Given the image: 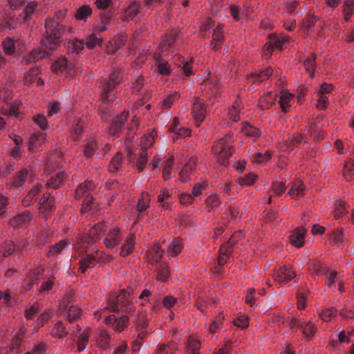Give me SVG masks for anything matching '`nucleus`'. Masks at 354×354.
<instances>
[{
	"instance_id": "f8f14e48",
	"label": "nucleus",
	"mask_w": 354,
	"mask_h": 354,
	"mask_svg": "<svg viewBox=\"0 0 354 354\" xmlns=\"http://www.w3.org/2000/svg\"><path fill=\"white\" fill-rule=\"evenodd\" d=\"M295 275V272L290 266H284L275 271L274 278L279 282H285L292 279Z\"/></svg>"
},
{
	"instance_id": "412c9836",
	"label": "nucleus",
	"mask_w": 354,
	"mask_h": 354,
	"mask_svg": "<svg viewBox=\"0 0 354 354\" xmlns=\"http://www.w3.org/2000/svg\"><path fill=\"white\" fill-rule=\"evenodd\" d=\"M39 209L44 216L48 215L55 209L54 199L50 196L44 195L40 201Z\"/></svg>"
},
{
	"instance_id": "aec40b11",
	"label": "nucleus",
	"mask_w": 354,
	"mask_h": 354,
	"mask_svg": "<svg viewBox=\"0 0 354 354\" xmlns=\"http://www.w3.org/2000/svg\"><path fill=\"white\" fill-rule=\"evenodd\" d=\"M92 188V184L91 182L86 181L84 183H82L79 185L77 189H76V196L79 198L83 197L84 196H86V199L84 204H86V207L92 209L91 203H92V197H89L88 195L86 194L87 192L89 191Z\"/></svg>"
},
{
	"instance_id": "f704fd0d",
	"label": "nucleus",
	"mask_w": 354,
	"mask_h": 354,
	"mask_svg": "<svg viewBox=\"0 0 354 354\" xmlns=\"http://www.w3.org/2000/svg\"><path fill=\"white\" fill-rule=\"evenodd\" d=\"M104 224L99 223V224L93 226L89 230V232H88V236L90 238V240L88 241L89 243H95L97 240L100 239L102 234L104 232Z\"/></svg>"
},
{
	"instance_id": "6ab92c4d",
	"label": "nucleus",
	"mask_w": 354,
	"mask_h": 354,
	"mask_svg": "<svg viewBox=\"0 0 354 354\" xmlns=\"http://www.w3.org/2000/svg\"><path fill=\"white\" fill-rule=\"evenodd\" d=\"M136 246V238L133 234H129L124 240L120 248V255L126 257L131 254Z\"/></svg>"
},
{
	"instance_id": "423d86ee",
	"label": "nucleus",
	"mask_w": 354,
	"mask_h": 354,
	"mask_svg": "<svg viewBox=\"0 0 354 354\" xmlns=\"http://www.w3.org/2000/svg\"><path fill=\"white\" fill-rule=\"evenodd\" d=\"M333 89V86L331 84L323 83L316 91L317 97V102L316 106L319 109H324L328 104V98L329 94Z\"/></svg>"
},
{
	"instance_id": "bf43d9fd",
	"label": "nucleus",
	"mask_w": 354,
	"mask_h": 354,
	"mask_svg": "<svg viewBox=\"0 0 354 354\" xmlns=\"http://www.w3.org/2000/svg\"><path fill=\"white\" fill-rule=\"evenodd\" d=\"M38 70L32 69L30 71V72L26 75L25 76V82L26 84H30L35 82H38L39 84H43V80H41L40 77H37Z\"/></svg>"
},
{
	"instance_id": "9b49d317",
	"label": "nucleus",
	"mask_w": 354,
	"mask_h": 354,
	"mask_svg": "<svg viewBox=\"0 0 354 354\" xmlns=\"http://www.w3.org/2000/svg\"><path fill=\"white\" fill-rule=\"evenodd\" d=\"M169 132L174 141L179 138H187L191 134L190 129L181 127L177 118L174 119L173 124L169 128Z\"/></svg>"
},
{
	"instance_id": "f257e3e1",
	"label": "nucleus",
	"mask_w": 354,
	"mask_h": 354,
	"mask_svg": "<svg viewBox=\"0 0 354 354\" xmlns=\"http://www.w3.org/2000/svg\"><path fill=\"white\" fill-rule=\"evenodd\" d=\"M65 10H61L55 14L56 19L48 18L46 20V35L41 41L42 49L33 50L29 55L28 62H36L39 59L45 58L48 53L46 50H54L58 48L62 42V35L65 28L60 24L59 19L64 17Z\"/></svg>"
},
{
	"instance_id": "ddd939ff",
	"label": "nucleus",
	"mask_w": 354,
	"mask_h": 354,
	"mask_svg": "<svg viewBox=\"0 0 354 354\" xmlns=\"http://www.w3.org/2000/svg\"><path fill=\"white\" fill-rule=\"evenodd\" d=\"M196 169V159L190 158L183 167L179 173L180 179L186 183L191 179L194 171Z\"/></svg>"
},
{
	"instance_id": "5701e85b",
	"label": "nucleus",
	"mask_w": 354,
	"mask_h": 354,
	"mask_svg": "<svg viewBox=\"0 0 354 354\" xmlns=\"http://www.w3.org/2000/svg\"><path fill=\"white\" fill-rule=\"evenodd\" d=\"M105 321L108 325H111L118 331L122 330L128 325V318L127 317H122L118 319L115 315H109Z\"/></svg>"
},
{
	"instance_id": "4468645a",
	"label": "nucleus",
	"mask_w": 354,
	"mask_h": 354,
	"mask_svg": "<svg viewBox=\"0 0 354 354\" xmlns=\"http://www.w3.org/2000/svg\"><path fill=\"white\" fill-rule=\"evenodd\" d=\"M180 94L176 91H169L165 92L162 100L159 102L158 107L162 109H167L173 105L179 98Z\"/></svg>"
},
{
	"instance_id": "a211bd4d",
	"label": "nucleus",
	"mask_w": 354,
	"mask_h": 354,
	"mask_svg": "<svg viewBox=\"0 0 354 354\" xmlns=\"http://www.w3.org/2000/svg\"><path fill=\"white\" fill-rule=\"evenodd\" d=\"M127 118V113L122 112L109 127V132L112 136H116L124 125Z\"/></svg>"
},
{
	"instance_id": "9d476101",
	"label": "nucleus",
	"mask_w": 354,
	"mask_h": 354,
	"mask_svg": "<svg viewBox=\"0 0 354 354\" xmlns=\"http://www.w3.org/2000/svg\"><path fill=\"white\" fill-rule=\"evenodd\" d=\"M21 103L17 100H12L3 103L1 106V113L3 115L17 116L21 112Z\"/></svg>"
},
{
	"instance_id": "39448f33",
	"label": "nucleus",
	"mask_w": 354,
	"mask_h": 354,
	"mask_svg": "<svg viewBox=\"0 0 354 354\" xmlns=\"http://www.w3.org/2000/svg\"><path fill=\"white\" fill-rule=\"evenodd\" d=\"M288 41V38L285 35H273L270 37L268 42L266 43L263 48L264 55L267 57L271 55L273 50H282Z\"/></svg>"
},
{
	"instance_id": "c9c22d12",
	"label": "nucleus",
	"mask_w": 354,
	"mask_h": 354,
	"mask_svg": "<svg viewBox=\"0 0 354 354\" xmlns=\"http://www.w3.org/2000/svg\"><path fill=\"white\" fill-rule=\"evenodd\" d=\"M305 186L301 181L295 182L288 192V194L292 198H299L304 195Z\"/></svg>"
},
{
	"instance_id": "4c0bfd02",
	"label": "nucleus",
	"mask_w": 354,
	"mask_h": 354,
	"mask_svg": "<svg viewBox=\"0 0 354 354\" xmlns=\"http://www.w3.org/2000/svg\"><path fill=\"white\" fill-rule=\"evenodd\" d=\"M276 97V94L272 92L268 93L263 95L259 100V105L261 106V109H267L270 108L275 102Z\"/></svg>"
},
{
	"instance_id": "13d9d810",
	"label": "nucleus",
	"mask_w": 354,
	"mask_h": 354,
	"mask_svg": "<svg viewBox=\"0 0 354 354\" xmlns=\"http://www.w3.org/2000/svg\"><path fill=\"white\" fill-rule=\"evenodd\" d=\"M54 286V280L53 277L48 278L44 280L40 287L37 289V291L40 294H45L48 292Z\"/></svg>"
},
{
	"instance_id": "a18cd8bd",
	"label": "nucleus",
	"mask_w": 354,
	"mask_h": 354,
	"mask_svg": "<svg viewBox=\"0 0 354 354\" xmlns=\"http://www.w3.org/2000/svg\"><path fill=\"white\" fill-rule=\"evenodd\" d=\"M183 248L182 241L179 239H174L168 248V255L173 257L178 254Z\"/></svg>"
},
{
	"instance_id": "864d4df0",
	"label": "nucleus",
	"mask_w": 354,
	"mask_h": 354,
	"mask_svg": "<svg viewBox=\"0 0 354 354\" xmlns=\"http://www.w3.org/2000/svg\"><path fill=\"white\" fill-rule=\"evenodd\" d=\"M343 174L347 180L354 178V163L352 160L346 162Z\"/></svg>"
},
{
	"instance_id": "338daca9",
	"label": "nucleus",
	"mask_w": 354,
	"mask_h": 354,
	"mask_svg": "<svg viewBox=\"0 0 354 354\" xmlns=\"http://www.w3.org/2000/svg\"><path fill=\"white\" fill-rule=\"evenodd\" d=\"M122 157L120 153H118L111 161L109 169L111 172L116 171L121 165Z\"/></svg>"
},
{
	"instance_id": "393cba45",
	"label": "nucleus",
	"mask_w": 354,
	"mask_h": 354,
	"mask_svg": "<svg viewBox=\"0 0 354 354\" xmlns=\"http://www.w3.org/2000/svg\"><path fill=\"white\" fill-rule=\"evenodd\" d=\"M156 63L155 72L162 75H169L171 71V67L167 61L159 58L157 55L156 56Z\"/></svg>"
},
{
	"instance_id": "a19ab883",
	"label": "nucleus",
	"mask_w": 354,
	"mask_h": 354,
	"mask_svg": "<svg viewBox=\"0 0 354 354\" xmlns=\"http://www.w3.org/2000/svg\"><path fill=\"white\" fill-rule=\"evenodd\" d=\"M300 328L304 335H305L306 337H313L317 330V328L312 320H309L306 323H301Z\"/></svg>"
},
{
	"instance_id": "69168bd1",
	"label": "nucleus",
	"mask_w": 354,
	"mask_h": 354,
	"mask_svg": "<svg viewBox=\"0 0 354 354\" xmlns=\"http://www.w3.org/2000/svg\"><path fill=\"white\" fill-rule=\"evenodd\" d=\"M0 100L2 103L12 100V91L9 87H3L0 90Z\"/></svg>"
},
{
	"instance_id": "7ed1b4c3",
	"label": "nucleus",
	"mask_w": 354,
	"mask_h": 354,
	"mask_svg": "<svg viewBox=\"0 0 354 354\" xmlns=\"http://www.w3.org/2000/svg\"><path fill=\"white\" fill-rule=\"evenodd\" d=\"M120 73L115 72L109 77L100 86L101 100L105 103H110L115 98V88L120 82Z\"/></svg>"
},
{
	"instance_id": "f03ea898",
	"label": "nucleus",
	"mask_w": 354,
	"mask_h": 354,
	"mask_svg": "<svg viewBox=\"0 0 354 354\" xmlns=\"http://www.w3.org/2000/svg\"><path fill=\"white\" fill-rule=\"evenodd\" d=\"M234 139L230 134H227L225 138L218 140L212 146V151L216 156L218 162L221 165H225L226 160L232 155L233 148L231 144Z\"/></svg>"
},
{
	"instance_id": "6e6d98bb",
	"label": "nucleus",
	"mask_w": 354,
	"mask_h": 354,
	"mask_svg": "<svg viewBox=\"0 0 354 354\" xmlns=\"http://www.w3.org/2000/svg\"><path fill=\"white\" fill-rule=\"evenodd\" d=\"M337 314V310L333 308H325L319 313L320 318L324 322H329Z\"/></svg>"
},
{
	"instance_id": "49530a36",
	"label": "nucleus",
	"mask_w": 354,
	"mask_h": 354,
	"mask_svg": "<svg viewBox=\"0 0 354 354\" xmlns=\"http://www.w3.org/2000/svg\"><path fill=\"white\" fill-rule=\"evenodd\" d=\"M177 351L176 345L174 343L168 344H162L157 349V354H174Z\"/></svg>"
},
{
	"instance_id": "052dcab7",
	"label": "nucleus",
	"mask_w": 354,
	"mask_h": 354,
	"mask_svg": "<svg viewBox=\"0 0 354 354\" xmlns=\"http://www.w3.org/2000/svg\"><path fill=\"white\" fill-rule=\"evenodd\" d=\"M88 333L86 331H84L82 334L80 335L77 341L78 351H82L86 348L88 344Z\"/></svg>"
},
{
	"instance_id": "1a4fd4ad",
	"label": "nucleus",
	"mask_w": 354,
	"mask_h": 354,
	"mask_svg": "<svg viewBox=\"0 0 354 354\" xmlns=\"http://www.w3.org/2000/svg\"><path fill=\"white\" fill-rule=\"evenodd\" d=\"M192 113L196 121V125L199 127L201 123L204 120L207 113L206 107L201 99L197 98L194 100Z\"/></svg>"
},
{
	"instance_id": "6e6552de",
	"label": "nucleus",
	"mask_w": 354,
	"mask_h": 354,
	"mask_svg": "<svg viewBox=\"0 0 354 354\" xmlns=\"http://www.w3.org/2000/svg\"><path fill=\"white\" fill-rule=\"evenodd\" d=\"M313 268L317 274L327 276L326 283L329 286H332L340 277L337 272L332 270L329 267L319 261L313 264Z\"/></svg>"
},
{
	"instance_id": "20e7f679",
	"label": "nucleus",
	"mask_w": 354,
	"mask_h": 354,
	"mask_svg": "<svg viewBox=\"0 0 354 354\" xmlns=\"http://www.w3.org/2000/svg\"><path fill=\"white\" fill-rule=\"evenodd\" d=\"M51 68L53 72L62 73L69 77L77 73V64L72 60L66 59L65 57H61L55 61Z\"/></svg>"
},
{
	"instance_id": "603ef678",
	"label": "nucleus",
	"mask_w": 354,
	"mask_h": 354,
	"mask_svg": "<svg viewBox=\"0 0 354 354\" xmlns=\"http://www.w3.org/2000/svg\"><path fill=\"white\" fill-rule=\"evenodd\" d=\"M224 320V315L223 313H220L216 316L209 325V331L212 333H215L218 331L219 327L223 324Z\"/></svg>"
},
{
	"instance_id": "de8ad7c7",
	"label": "nucleus",
	"mask_w": 354,
	"mask_h": 354,
	"mask_svg": "<svg viewBox=\"0 0 354 354\" xmlns=\"http://www.w3.org/2000/svg\"><path fill=\"white\" fill-rule=\"evenodd\" d=\"M113 23L111 16L109 14L104 15L102 18V21L95 28L97 31L103 32L108 29Z\"/></svg>"
},
{
	"instance_id": "7c9ffc66",
	"label": "nucleus",
	"mask_w": 354,
	"mask_h": 354,
	"mask_svg": "<svg viewBox=\"0 0 354 354\" xmlns=\"http://www.w3.org/2000/svg\"><path fill=\"white\" fill-rule=\"evenodd\" d=\"M28 173L26 169H23L19 171L17 176L11 180L10 185L15 188L22 187L27 179Z\"/></svg>"
},
{
	"instance_id": "a878e982",
	"label": "nucleus",
	"mask_w": 354,
	"mask_h": 354,
	"mask_svg": "<svg viewBox=\"0 0 354 354\" xmlns=\"http://www.w3.org/2000/svg\"><path fill=\"white\" fill-rule=\"evenodd\" d=\"M43 272L44 269L41 267L37 268L31 271L24 281V288L27 290L30 289L32 285L38 280L39 276L41 275Z\"/></svg>"
},
{
	"instance_id": "473e14b6",
	"label": "nucleus",
	"mask_w": 354,
	"mask_h": 354,
	"mask_svg": "<svg viewBox=\"0 0 354 354\" xmlns=\"http://www.w3.org/2000/svg\"><path fill=\"white\" fill-rule=\"evenodd\" d=\"M95 342L97 344L102 348H105L110 342L109 335L103 329H99L95 333Z\"/></svg>"
},
{
	"instance_id": "37998d69",
	"label": "nucleus",
	"mask_w": 354,
	"mask_h": 354,
	"mask_svg": "<svg viewBox=\"0 0 354 354\" xmlns=\"http://www.w3.org/2000/svg\"><path fill=\"white\" fill-rule=\"evenodd\" d=\"M353 10L354 0H346L343 6L344 19L346 21L351 20Z\"/></svg>"
},
{
	"instance_id": "4be33fe9",
	"label": "nucleus",
	"mask_w": 354,
	"mask_h": 354,
	"mask_svg": "<svg viewBox=\"0 0 354 354\" xmlns=\"http://www.w3.org/2000/svg\"><path fill=\"white\" fill-rule=\"evenodd\" d=\"M136 154H133L132 152H129V159L130 161L133 162V166L137 168V169L141 171L147 162V153L145 151H140L139 152V158H136Z\"/></svg>"
},
{
	"instance_id": "774afa93",
	"label": "nucleus",
	"mask_w": 354,
	"mask_h": 354,
	"mask_svg": "<svg viewBox=\"0 0 354 354\" xmlns=\"http://www.w3.org/2000/svg\"><path fill=\"white\" fill-rule=\"evenodd\" d=\"M255 175L253 174H248L245 177H240L237 179V183L241 186L251 185L255 180Z\"/></svg>"
},
{
	"instance_id": "0eeeda50",
	"label": "nucleus",
	"mask_w": 354,
	"mask_h": 354,
	"mask_svg": "<svg viewBox=\"0 0 354 354\" xmlns=\"http://www.w3.org/2000/svg\"><path fill=\"white\" fill-rule=\"evenodd\" d=\"M122 238V235L120 229L118 227H115L110 229L105 234V237L103 239V244L106 248L113 250L121 242Z\"/></svg>"
},
{
	"instance_id": "e2e57ef3",
	"label": "nucleus",
	"mask_w": 354,
	"mask_h": 354,
	"mask_svg": "<svg viewBox=\"0 0 354 354\" xmlns=\"http://www.w3.org/2000/svg\"><path fill=\"white\" fill-rule=\"evenodd\" d=\"M232 323L234 326H237L238 328L243 329L248 326L249 319L248 317L243 315H241L238 316L235 319H234L232 321Z\"/></svg>"
},
{
	"instance_id": "0e129e2a",
	"label": "nucleus",
	"mask_w": 354,
	"mask_h": 354,
	"mask_svg": "<svg viewBox=\"0 0 354 354\" xmlns=\"http://www.w3.org/2000/svg\"><path fill=\"white\" fill-rule=\"evenodd\" d=\"M270 158V153L268 151L265 153L257 152L252 156V160L255 162L263 163L268 162Z\"/></svg>"
},
{
	"instance_id": "58836bf2",
	"label": "nucleus",
	"mask_w": 354,
	"mask_h": 354,
	"mask_svg": "<svg viewBox=\"0 0 354 354\" xmlns=\"http://www.w3.org/2000/svg\"><path fill=\"white\" fill-rule=\"evenodd\" d=\"M66 178V175L63 172L57 174L55 176H53L46 183L48 187L58 188L64 183Z\"/></svg>"
},
{
	"instance_id": "e433bc0d",
	"label": "nucleus",
	"mask_w": 354,
	"mask_h": 354,
	"mask_svg": "<svg viewBox=\"0 0 354 354\" xmlns=\"http://www.w3.org/2000/svg\"><path fill=\"white\" fill-rule=\"evenodd\" d=\"M241 109V101L236 99L234 104L229 109L227 113V118L231 122H236L239 120V113Z\"/></svg>"
},
{
	"instance_id": "f3484780",
	"label": "nucleus",
	"mask_w": 354,
	"mask_h": 354,
	"mask_svg": "<svg viewBox=\"0 0 354 354\" xmlns=\"http://www.w3.org/2000/svg\"><path fill=\"white\" fill-rule=\"evenodd\" d=\"M2 45L6 55H13L17 50H21L22 42L19 39L14 40L8 37L3 41Z\"/></svg>"
},
{
	"instance_id": "79ce46f5",
	"label": "nucleus",
	"mask_w": 354,
	"mask_h": 354,
	"mask_svg": "<svg viewBox=\"0 0 354 354\" xmlns=\"http://www.w3.org/2000/svg\"><path fill=\"white\" fill-rule=\"evenodd\" d=\"M150 201V196L148 193H142L136 205L137 210L141 212L147 209L149 206Z\"/></svg>"
},
{
	"instance_id": "dca6fc26",
	"label": "nucleus",
	"mask_w": 354,
	"mask_h": 354,
	"mask_svg": "<svg viewBox=\"0 0 354 354\" xmlns=\"http://www.w3.org/2000/svg\"><path fill=\"white\" fill-rule=\"evenodd\" d=\"M306 233V230L304 227L296 228L289 237L290 242L293 246L297 248H301L304 245Z\"/></svg>"
},
{
	"instance_id": "ea45409f",
	"label": "nucleus",
	"mask_w": 354,
	"mask_h": 354,
	"mask_svg": "<svg viewBox=\"0 0 354 354\" xmlns=\"http://www.w3.org/2000/svg\"><path fill=\"white\" fill-rule=\"evenodd\" d=\"M40 191V186H33L27 193L26 196L22 200V203L24 206H29L32 202L35 200V196L39 194Z\"/></svg>"
},
{
	"instance_id": "3c124183",
	"label": "nucleus",
	"mask_w": 354,
	"mask_h": 354,
	"mask_svg": "<svg viewBox=\"0 0 354 354\" xmlns=\"http://www.w3.org/2000/svg\"><path fill=\"white\" fill-rule=\"evenodd\" d=\"M177 59L179 61L178 62H175V64L180 67L181 64H183V71L184 74L187 76L192 75L193 74L192 62H185L184 59H181L180 56H178Z\"/></svg>"
},
{
	"instance_id": "cd10ccee",
	"label": "nucleus",
	"mask_w": 354,
	"mask_h": 354,
	"mask_svg": "<svg viewBox=\"0 0 354 354\" xmlns=\"http://www.w3.org/2000/svg\"><path fill=\"white\" fill-rule=\"evenodd\" d=\"M200 342L194 337H189L185 344V354H199Z\"/></svg>"
},
{
	"instance_id": "09e8293b",
	"label": "nucleus",
	"mask_w": 354,
	"mask_h": 354,
	"mask_svg": "<svg viewBox=\"0 0 354 354\" xmlns=\"http://www.w3.org/2000/svg\"><path fill=\"white\" fill-rule=\"evenodd\" d=\"M44 142V138L42 134L39 133L34 135L30 138L29 150L34 151L39 149Z\"/></svg>"
},
{
	"instance_id": "5fc2aeb1",
	"label": "nucleus",
	"mask_w": 354,
	"mask_h": 354,
	"mask_svg": "<svg viewBox=\"0 0 354 354\" xmlns=\"http://www.w3.org/2000/svg\"><path fill=\"white\" fill-rule=\"evenodd\" d=\"M102 43V37H98L95 34H91L86 39V46L88 48L92 49Z\"/></svg>"
},
{
	"instance_id": "8fccbe9b",
	"label": "nucleus",
	"mask_w": 354,
	"mask_h": 354,
	"mask_svg": "<svg viewBox=\"0 0 354 354\" xmlns=\"http://www.w3.org/2000/svg\"><path fill=\"white\" fill-rule=\"evenodd\" d=\"M92 10L88 6H81L77 10L75 19L78 21L85 20L88 17L91 15Z\"/></svg>"
},
{
	"instance_id": "c756f323",
	"label": "nucleus",
	"mask_w": 354,
	"mask_h": 354,
	"mask_svg": "<svg viewBox=\"0 0 354 354\" xmlns=\"http://www.w3.org/2000/svg\"><path fill=\"white\" fill-rule=\"evenodd\" d=\"M303 142V136L299 133H295L292 139L287 140L286 142H281L279 145V148L283 151H290L293 149L295 143L301 144Z\"/></svg>"
},
{
	"instance_id": "72a5a7b5",
	"label": "nucleus",
	"mask_w": 354,
	"mask_h": 354,
	"mask_svg": "<svg viewBox=\"0 0 354 354\" xmlns=\"http://www.w3.org/2000/svg\"><path fill=\"white\" fill-rule=\"evenodd\" d=\"M241 131L244 136L252 138L254 140L259 138L261 134V131L257 128L248 123L242 125Z\"/></svg>"
},
{
	"instance_id": "2eb2a0df",
	"label": "nucleus",
	"mask_w": 354,
	"mask_h": 354,
	"mask_svg": "<svg viewBox=\"0 0 354 354\" xmlns=\"http://www.w3.org/2000/svg\"><path fill=\"white\" fill-rule=\"evenodd\" d=\"M172 192L171 190L164 189L161 190L158 196V207L161 210H168L172 206Z\"/></svg>"
},
{
	"instance_id": "bb28decb",
	"label": "nucleus",
	"mask_w": 354,
	"mask_h": 354,
	"mask_svg": "<svg viewBox=\"0 0 354 354\" xmlns=\"http://www.w3.org/2000/svg\"><path fill=\"white\" fill-rule=\"evenodd\" d=\"M156 137L157 133L155 131H151L148 135L142 136L139 141L141 147L140 151H145L144 149L151 147Z\"/></svg>"
},
{
	"instance_id": "b1692460",
	"label": "nucleus",
	"mask_w": 354,
	"mask_h": 354,
	"mask_svg": "<svg viewBox=\"0 0 354 354\" xmlns=\"http://www.w3.org/2000/svg\"><path fill=\"white\" fill-rule=\"evenodd\" d=\"M294 101V95L290 93L283 91L280 93L279 104L283 112L288 111Z\"/></svg>"
},
{
	"instance_id": "c03bdc74",
	"label": "nucleus",
	"mask_w": 354,
	"mask_h": 354,
	"mask_svg": "<svg viewBox=\"0 0 354 354\" xmlns=\"http://www.w3.org/2000/svg\"><path fill=\"white\" fill-rule=\"evenodd\" d=\"M164 250L161 248L160 245L156 244L149 252V258L151 259L155 262H158L162 258Z\"/></svg>"
},
{
	"instance_id": "c85d7f7f",
	"label": "nucleus",
	"mask_w": 354,
	"mask_h": 354,
	"mask_svg": "<svg viewBox=\"0 0 354 354\" xmlns=\"http://www.w3.org/2000/svg\"><path fill=\"white\" fill-rule=\"evenodd\" d=\"M129 292L122 290L120 292L118 295L116 300L117 304H113L110 307L113 311H116L119 310V306H124L129 304Z\"/></svg>"
},
{
	"instance_id": "4d7b16f0",
	"label": "nucleus",
	"mask_w": 354,
	"mask_h": 354,
	"mask_svg": "<svg viewBox=\"0 0 354 354\" xmlns=\"http://www.w3.org/2000/svg\"><path fill=\"white\" fill-rule=\"evenodd\" d=\"M138 12V6L136 3H131L124 10V19L130 20L135 17Z\"/></svg>"
},
{
	"instance_id": "2f4dec72",
	"label": "nucleus",
	"mask_w": 354,
	"mask_h": 354,
	"mask_svg": "<svg viewBox=\"0 0 354 354\" xmlns=\"http://www.w3.org/2000/svg\"><path fill=\"white\" fill-rule=\"evenodd\" d=\"M32 219V215L29 211H26L22 214H18L10 221L12 225L17 227L20 225L28 223Z\"/></svg>"
},
{
	"instance_id": "680f3d73",
	"label": "nucleus",
	"mask_w": 354,
	"mask_h": 354,
	"mask_svg": "<svg viewBox=\"0 0 354 354\" xmlns=\"http://www.w3.org/2000/svg\"><path fill=\"white\" fill-rule=\"evenodd\" d=\"M232 251L230 246H223L220 250L218 262L220 265H224L227 262V255Z\"/></svg>"
}]
</instances>
